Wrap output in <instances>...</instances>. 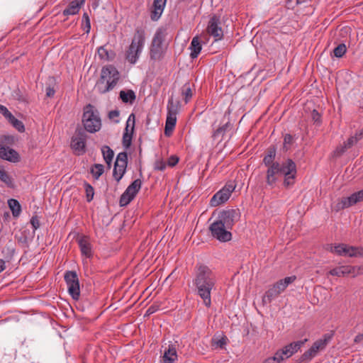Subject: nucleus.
I'll return each mask as SVG.
<instances>
[{"label": "nucleus", "instance_id": "43", "mask_svg": "<svg viewBox=\"0 0 363 363\" xmlns=\"http://www.w3.org/2000/svg\"><path fill=\"white\" fill-rule=\"evenodd\" d=\"M134 199L130 196L129 194H126V192L124 191L121 196L119 203L121 206H125L128 205Z\"/></svg>", "mask_w": 363, "mask_h": 363}, {"label": "nucleus", "instance_id": "12", "mask_svg": "<svg viewBox=\"0 0 363 363\" xmlns=\"http://www.w3.org/2000/svg\"><path fill=\"white\" fill-rule=\"evenodd\" d=\"M363 201V189L354 192L349 196L341 198L335 205L334 209L339 211L342 209L349 208L358 202Z\"/></svg>", "mask_w": 363, "mask_h": 363}, {"label": "nucleus", "instance_id": "33", "mask_svg": "<svg viewBox=\"0 0 363 363\" xmlns=\"http://www.w3.org/2000/svg\"><path fill=\"white\" fill-rule=\"evenodd\" d=\"M6 120L19 132L23 133L25 131V126L23 123L18 119L16 118L12 113Z\"/></svg>", "mask_w": 363, "mask_h": 363}, {"label": "nucleus", "instance_id": "2", "mask_svg": "<svg viewBox=\"0 0 363 363\" xmlns=\"http://www.w3.org/2000/svg\"><path fill=\"white\" fill-rule=\"evenodd\" d=\"M216 274L208 266L200 264L196 267L193 284L196 294L202 299L203 304L209 308L211 306V291L216 283Z\"/></svg>", "mask_w": 363, "mask_h": 363}, {"label": "nucleus", "instance_id": "7", "mask_svg": "<svg viewBox=\"0 0 363 363\" xmlns=\"http://www.w3.org/2000/svg\"><path fill=\"white\" fill-rule=\"evenodd\" d=\"M82 123L85 130L91 133L98 132L101 128L99 111L91 104L84 108Z\"/></svg>", "mask_w": 363, "mask_h": 363}, {"label": "nucleus", "instance_id": "1", "mask_svg": "<svg viewBox=\"0 0 363 363\" xmlns=\"http://www.w3.org/2000/svg\"><path fill=\"white\" fill-rule=\"evenodd\" d=\"M297 175L296 163L291 159H287L281 163H276L269 167L266 172V183L271 188L276 186L281 177H284L283 185L289 188L294 185Z\"/></svg>", "mask_w": 363, "mask_h": 363}, {"label": "nucleus", "instance_id": "26", "mask_svg": "<svg viewBox=\"0 0 363 363\" xmlns=\"http://www.w3.org/2000/svg\"><path fill=\"white\" fill-rule=\"evenodd\" d=\"M342 256H344V257L363 256V248L355 247L349 246L347 245H345V248L344 249Z\"/></svg>", "mask_w": 363, "mask_h": 363}, {"label": "nucleus", "instance_id": "46", "mask_svg": "<svg viewBox=\"0 0 363 363\" xmlns=\"http://www.w3.org/2000/svg\"><path fill=\"white\" fill-rule=\"evenodd\" d=\"M359 140V138L355 135L354 136H352L345 142H344V145L346 148L349 149L352 147L354 144H356Z\"/></svg>", "mask_w": 363, "mask_h": 363}, {"label": "nucleus", "instance_id": "57", "mask_svg": "<svg viewBox=\"0 0 363 363\" xmlns=\"http://www.w3.org/2000/svg\"><path fill=\"white\" fill-rule=\"evenodd\" d=\"M226 344L225 337H223L216 341H215L214 345L217 347H219L220 348H223L224 345Z\"/></svg>", "mask_w": 363, "mask_h": 363}, {"label": "nucleus", "instance_id": "3", "mask_svg": "<svg viewBox=\"0 0 363 363\" xmlns=\"http://www.w3.org/2000/svg\"><path fill=\"white\" fill-rule=\"evenodd\" d=\"M238 212L235 209H229L221 211L217 219L215 220L209 227L213 238L220 242H228L232 239V229Z\"/></svg>", "mask_w": 363, "mask_h": 363}, {"label": "nucleus", "instance_id": "49", "mask_svg": "<svg viewBox=\"0 0 363 363\" xmlns=\"http://www.w3.org/2000/svg\"><path fill=\"white\" fill-rule=\"evenodd\" d=\"M263 163L265 166L268 167L272 166L274 164L279 163L278 162H274V159L272 157H269L268 155H265L263 159Z\"/></svg>", "mask_w": 363, "mask_h": 363}, {"label": "nucleus", "instance_id": "36", "mask_svg": "<svg viewBox=\"0 0 363 363\" xmlns=\"http://www.w3.org/2000/svg\"><path fill=\"white\" fill-rule=\"evenodd\" d=\"M315 356V354L309 348L301 356L298 360L299 363L308 362Z\"/></svg>", "mask_w": 363, "mask_h": 363}, {"label": "nucleus", "instance_id": "62", "mask_svg": "<svg viewBox=\"0 0 363 363\" xmlns=\"http://www.w3.org/2000/svg\"><path fill=\"white\" fill-rule=\"evenodd\" d=\"M155 311L152 308V307H150L147 311V313L148 314H150V313H152Z\"/></svg>", "mask_w": 363, "mask_h": 363}, {"label": "nucleus", "instance_id": "54", "mask_svg": "<svg viewBox=\"0 0 363 363\" xmlns=\"http://www.w3.org/2000/svg\"><path fill=\"white\" fill-rule=\"evenodd\" d=\"M30 224L34 230L40 227V222L37 216H33L30 219Z\"/></svg>", "mask_w": 363, "mask_h": 363}, {"label": "nucleus", "instance_id": "42", "mask_svg": "<svg viewBox=\"0 0 363 363\" xmlns=\"http://www.w3.org/2000/svg\"><path fill=\"white\" fill-rule=\"evenodd\" d=\"M345 248V244H339L333 247L332 245L328 246V250L330 252L337 254V255L342 256L344 249Z\"/></svg>", "mask_w": 363, "mask_h": 363}, {"label": "nucleus", "instance_id": "35", "mask_svg": "<svg viewBox=\"0 0 363 363\" xmlns=\"http://www.w3.org/2000/svg\"><path fill=\"white\" fill-rule=\"evenodd\" d=\"M135 116L134 113L129 115L126 121L124 133H133L135 129Z\"/></svg>", "mask_w": 363, "mask_h": 363}, {"label": "nucleus", "instance_id": "59", "mask_svg": "<svg viewBox=\"0 0 363 363\" xmlns=\"http://www.w3.org/2000/svg\"><path fill=\"white\" fill-rule=\"evenodd\" d=\"M267 155H268L269 157H272L274 159H275V156H276V149H275V147H273L269 148L268 152H267Z\"/></svg>", "mask_w": 363, "mask_h": 363}, {"label": "nucleus", "instance_id": "4", "mask_svg": "<svg viewBox=\"0 0 363 363\" xmlns=\"http://www.w3.org/2000/svg\"><path fill=\"white\" fill-rule=\"evenodd\" d=\"M120 79V73L112 65L102 67L101 76L97 81L95 89L100 94L107 93L116 86Z\"/></svg>", "mask_w": 363, "mask_h": 363}, {"label": "nucleus", "instance_id": "24", "mask_svg": "<svg viewBox=\"0 0 363 363\" xmlns=\"http://www.w3.org/2000/svg\"><path fill=\"white\" fill-rule=\"evenodd\" d=\"M330 339V336L326 334L323 338L316 340L310 349L315 354V355H317L320 350H322L325 347Z\"/></svg>", "mask_w": 363, "mask_h": 363}, {"label": "nucleus", "instance_id": "19", "mask_svg": "<svg viewBox=\"0 0 363 363\" xmlns=\"http://www.w3.org/2000/svg\"><path fill=\"white\" fill-rule=\"evenodd\" d=\"M82 255L86 258H90L93 255L92 246L91 244L90 238L88 236L82 235L77 239Z\"/></svg>", "mask_w": 363, "mask_h": 363}, {"label": "nucleus", "instance_id": "34", "mask_svg": "<svg viewBox=\"0 0 363 363\" xmlns=\"http://www.w3.org/2000/svg\"><path fill=\"white\" fill-rule=\"evenodd\" d=\"M90 172L95 179H99L104 172V167L101 164H95L91 167Z\"/></svg>", "mask_w": 363, "mask_h": 363}, {"label": "nucleus", "instance_id": "32", "mask_svg": "<svg viewBox=\"0 0 363 363\" xmlns=\"http://www.w3.org/2000/svg\"><path fill=\"white\" fill-rule=\"evenodd\" d=\"M182 95L184 97L185 103H188L193 96V91L190 82L185 83L182 87Z\"/></svg>", "mask_w": 363, "mask_h": 363}, {"label": "nucleus", "instance_id": "51", "mask_svg": "<svg viewBox=\"0 0 363 363\" xmlns=\"http://www.w3.org/2000/svg\"><path fill=\"white\" fill-rule=\"evenodd\" d=\"M347 150V148H346V147L344 145V144L341 145L337 147V148L335 150L334 155L336 157H339V156L342 155Z\"/></svg>", "mask_w": 363, "mask_h": 363}, {"label": "nucleus", "instance_id": "21", "mask_svg": "<svg viewBox=\"0 0 363 363\" xmlns=\"http://www.w3.org/2000/svg\"><path fill=\"white\" fill-rule=\"evenodd\" d=\"M177 352L176 347L169 345L167 349H165L162 356V363H174L177 360Z\"/></svg>", "mask_w": 363, "mask_h": 363}, {"label": "nucleus", "instance_id": "14", "mask_svg": "<svg viewBox=\"0 0 363 363\" xmlns=\"http://www.w3.org/2000/svg\"><path fill=\"white\" fill-rule=\"evenodd\" d=\"M86 135L79 130L72 138L71 148L77 155H82L86 152Z\"/></svg>", "mask_w": 363, "mask_h": 363}, {"label": "nucleus", "instance_id": "37", "mask_svg": "<svg viewBox=\"0 0 363 363\" xmlns=\"http://www.w3.org/2000/svg\"><path fill=\"white\" fill-rule=\"evenodd\" d=\"M315 356V354L309 348L301 356L298 360L299 363L308 362Z\"/></svg>", "mask_w": 363, "mask_h": 363}, {"label": "nucleus", "instance_id": "60", "mask_svg": "<svg viewBox=\"0 0 363 363\" xmlns=\"http://www.w3.org/2000/svg\"><path fill=\"white\" fill-rule=\"evenodd\" d=\"M6 269V262L4 259H0V273Z\"/></svg>", "mask_w": 363, "mask_h": 363}, {"label": "nucleus", "instance_id": "47", "mask_svg": "<svg viewBox=\"0 0 363 363\" xmlns=\"http://www.w3.org/2000/svg\"><path fill=\"white\" fill-rule=\"evenodd\" d=\"M85 190L86 194V200L88 202H90L94 197V191L93 187L88 184L85 185Z\"/></svg>", "mask_w": 363, "mask_h": 363}, {"label": "nucleus", "instance_id": "13", "mask_svg": "<svg viewBox=\"0 0 363 363\" xmlns=\"http://www.w3.org/2000/svg\"><path fill=\"white\" fill-rule=\"evenodd\" d=\"M128 164V155L125 152L118 154L115 162L113 175L115 179L118 182L125 173Z\"/></svg>", "mask_w": 363, "mask_h": 363}, {"label": "nucleus", "instance_id": "56", "mask_svg": "<svg viewBox=\"0 0 363 363\" xmlns=\"http://www.w3.org/2000/svg\"><path fill=\"white\" fill-rule=\"evenodd\" d=\"M178 162H179V158L175 155H172L168 159L167 164L169 167H174L178 163Z\"/></svg>", "mask_w": 363, "mask_h": 363}, {"label": "nucleus", "instance_id": "9", "mask_svg": "<svg viewBox=\"0 0 363 363\" xmlns=\"http://www.w3.org/2000/svg\"><path fill=\"white\" fill-rule=\"evenodd\" d=\"M167 108V114L164 128V135L169 137L175 128L177 114V107L174 104L172 99L169 100Z\"/></svg>", "mask_w": 363, "mask_h": 363}, {"label": "nucleus", "instance_id": "58", "mask_svg": "<svg viewBox=\"0 0 363 363\" xmlns=\"http://www.w3.org/2000/svg\"><path fill=\"white\" fill-rule=\"evenodd\" d=\"M55 91L54 88L48 86L46 88V96L48 97H52L55 95Z\"/></svg>", "mask_w": 363, "mask_h": 363}, {"label": "nucleus", "instance_id": "55", "mask_svg": "<svg viewBox=\"0 0 363 363\" xmlns=\"http://www.w3.org/2000/svg\"><path fill=\"white\" fill-rule=\"evenodd\" d=\"M0 113H1L6 119H7L9 116L11 114L9 109L1 104H0Z\"/></svg>", "mask_w": 363, "mask_h": 363}, {"label": "nucleus", "instance_id": "18", "mask_svg": "<svg viewBox=\"0 0 363 363\" xmlns=\"http://www.w3.org/2000/svg\"><path fill=\"white\" fill-rule=\"evenodd\" d=\"M207 35H203L200 37L195 36L192 38L189 49L190 50V57L191 59L197 58L201 50L202 45L207 43Z\"/></svg>", "mask_w": 363, "mask_h": 363}, {"label": "nucleus", "instance_id": "39", "mask_svg": "<svg viewBox=\"0 0 363 363\" xmlns=\"http://www.w3.org/2000/svg\"><path fill=\"white\" fill-rule=\"evenodd\" d=\"M346 51V45L343 43H341L333 50V55L335 57L340 58L345 54Z\"/></svg>", "mask_w": 363, "mask_h": 363}, {"label": "nucleus", "instance_id": "29", "mask_svg": "<svg viewBox=\"0 0 363 363\" xmlns=\"http://www.w3.org/2000/svg\"><path fill=\"white\" fill-rule=\"evenodd\" d=\"M0 181L9 188L14 186L13 179L3 167H0Z\"/></svg>", "mask_w": 363, "mask_h": 363}, {"label": "nucleus", "instance_id": "22", "mask_svg": "<svg viewBox=\"0 0 363 363\" xmlns=\"http://www.w3.org/2000/svg\"><path fill=\"white\" fill-rule=\"evenodd\" d=\"M167 0H154L153 10L151 12V19L152 21H157L164 9Z\"/></svg>", "mask_w": 363, "mask_h": 363}, {"label": "nucleus", "instance_id": "53", "mask_svg": "<svg viewBox=\"0 0 363 363\" xmlns=\"http://www.w3.org/2000/svg\"><path fill=\"white\" fill-rule=\"evenodd\" d=\"M312 119L313 121L316 123L317 124L320 125L321 122V116L320 114L316 111L313 110L311 113Z\"/></svg>", "mask_w": 363, "mask_h": 363}, {"label": "nucleus", "instance_id": "5", "mask_svg": "<svg viewBox=\"0 0 363 363\" xmlns=\"http://www.w3.org/2000/svg\"><path fill=\"white\" fill-rule=\"evenodd\" d=\"M145 43V32L143 29L137 28L132 38L131 43L125 52V59L127 61L135 65L144 48Z\"/></svg>", "mask_w": 363, "mask_h": 363}, {"label": "nucleus", "instance_id": "40", "mask_svg": "<svg viewBox=\"0 0 363 363\" xmlns=\"http://www.w3.org/2000/svg\"><path fill=\"white\" fill-rule=\"evenodd\" d=\"M82 29L86 33H89L91 30V23L89 15L86 13H84L82 16Z\"/></svg>", "mask_w": 363, "mask_h": 363}, {"label": "nucleus", "instance_id": "8", "mask_svg": "<svg viewBox=\"0 0 363 363\" xmlns=\"http://www.w3.org/2000/svg\"><path fill=\"white\" fill-rule=\"evenodd\" d=\"M296 279V276H291L285 277L276 283H274L269 289L265 292L262 297V302L264 304L270 303L272 300L277 298L282 292L285 291L287 286L292 284Z\"/></svg>", "mask_w": 363, "mask_h": 363}, {"label": "nucleus", "instance_id": "63", "mask_svg": "<svg viewBox=\"0 0 363 363\" xmlns=\"http://www.w3.org/2000/svg\"><path fill=\"white\" fill-rule=\"evenodd\" d=\"M362 335H357L356 337H355V342H357L361 337H362Z\"/></svg>", "mask_w": 363, "mask_h": 363}, {"label": "nucleus", "instance_id": "6", "mask_svg": "<svg viewBox=\"0 0 363 363\" xmlns=\"http://www.w3.org/2000/svg\"><path fill=\"white\" fill-rule=\"evenodd\" d=\"M167 35V28L164 27H160L155 31L150 48L151 60H159L162 57L166 50L164 42Z\"/></svg>", "mask_w": 363, "mask_h": 363}, {"label": "nucleus", "instance_id": "23", "mask_svg": "<svg viewBox=\"0 0 363 363\" xmlns=\"http://www.w3.org/2000/svg\"><path fill=\"white\" fill-rule=\"evenodd\" d=\"M84 1L85 0H74L71 1L64 10L63 14L65 16L77 14L79 11L80 8L83 6Z\"/></svg>", "mask_w": 363, "mask_h": 363}, {"label": "nucleus", "instance_id": "28", "mask_svg": "<svg viewBox=\"0 0 363 363\" xmlns=\"http://www.w3.org/2000/svg\"><path fill=\"white\" fill-rule=\"evenodd\" d=\"M142 182L140 179L134 180L125 189L126 194H129L133 199L141 188Z\"/></svg>", "mask_w": 363, "mask_h": 363}, {"label": "nucleus", "instance_id": "44", "mask_svg": "<svg viewBox=\"0 0 363 363\" xmlns=\"http://www.w3.org/2000/svg\"><path fill=\"white\" fill-rule=\"evenodd\" d=\"M283 361L281 356H279L277 352H275L273 357L265 359L262 363H281Z\"/></svg>", "mask_w": 363, "mask_h": 363}, {"label": "nucleus", "instance_id": "16", "mask_svg": "<svg viewBox=\"0 0 363 363\" xmlns=\"http://www.w3.org/2000/svg\"><path fill=\"white\" fill-rule=\"evenodd\" d=\"M328 274L332 276L345 277L352 275L356 277L361 274V267L350 265H343L331 269Z\"/></svg>", "mask_w": 363, "mask_h": 363}, {"label": "nucleus", "instance_id": "27", "mask_svg": "<svg viewBox=\"0 0 363 363\" xmlns=\"http://www.w3.org/2000/svg\"><path fill=\"white\" fill-rule=\"evenodd\" d=\"M97 54L101 60L103 61H111L115 57L113 51H108L104 46H101L98 48Z\"/></svg>", "mask_w": 363, "mask_h": 363}, {"label": "nucleus", "instance_id": "20", "mask_svg": "<svg viewBox=\"0 0 363 363\" xmlns=\"http://www.w3.org/2000/svg\"><path fill=\"white\" fill-rule=\"evenodd\" d=\"M0 158L11 162H16L19 160V155L13 149L0 145Z\"/></svg>", "mask_w": 363, "mask_h": 363}, {"label": "nucleus", "instance_id": "50", "mask_svg": "<svg viewBox=\"0 0 363 363\" xmlns=\"http://www.w3.org/2000/svg\"><path fill=\"white\" fill-rule=\"evenodd\" d=\"M228 123H227L222 127H220L217 130H216L213 134V136L214 138H217V137H219L220 135H222L225 131V130L228 127Z\"/></svg>", "mask_w": 363, "mask_h": 363}, {"label": "nucleus", "instance_id": "31", "mask_svg": "<svg viewBox=\"0 0 363 363\" xmlns=\"http://www.w3.org/2000/svg\"><path fill=\"white\" fill-rule=\"evenodd\" d=\"M101 152L104 161L110 167L114 156L113 151L108 146L104 145L101 147Z\"/></svg>", "mask_w": 363, "mask_h": 363}, {"label": "nucleus", "instance_id": "30", "mask_svg": "<svg viewBox=\"0 0 363 363\" xmlns=\"http://www.w3.org/2000/svg\"><path fill=\"white\" fill-rule=\"evenodd\" d=\"M8 205L12 212L13 217H18L21 211V206L19 202L14 199H10L8 200Z\"/></svg>", "mask_w": 363, "mask_h": 363}, {"label": "nucleus", "instance_id": "11", "mask_svg": "<svg viewBox=\"0 0 363 363\" xmlns=\"http://www.w3.org/2000/svg\"><path fill=\"white\" fill-rule=\"evenodd\" d=\"M69 294L74 299L77 300L80 295L79 282L77 274L75 272L68 271L65 274Z\"/></svg>", "mask_w": 363, "mask_h": 363}, {"label": "nucleus", "instance_id": "17", "mask_svg": "<svg viewBox=\"0 0 363 363\" xmlns=\"http://www.w3.org/2000/svg\"><path fill=\"white\" fill-rule=\"evenodd\" d=\"M306 341L307 339H305L304 340L291 342L286 345L282 349L277 350V352L279 356L282 357L284 360V359L289 358L294 354L297 352Z\"/></svg>", "mask_w": 363, "mask_h": 363}, {"label": "nucleus", "instance_id": "45", "mask_svg": "<svg viewBox=\"0 0 363 363\" xmlns=\"http://www.w3.org/2000/svg\"><path fill=\"white\" fill-rule=\"evenodd\" d=\"M133 133H124L123 135V145L125 147H129L133 138Z\"/></svg>", "mask_w": 363, "mask_h": 363}, {"label": "nucleus", "instance_id": "61", "mask_svg": "<svg viewBox=\"0 0 363 363\" xmlns=\"http://www.w3.org/2000/svg\"><path fill=\"white\" fill-rule=\"evenodd\" d=\"M356 135L359 138V140L362 138L363 136V128L359 132V133H356Z\"/></svg>", "mask_w": 363, "mask_h": 363}, {"label": "nucleus", "instance_id": "15", "mask_svg": "<svg viewBox=\"0 0 363 363\" xmlns=\"http://www.w3.org/2000/svg\"><path fill=\"white\" fill-rule=\"evenodd\" d=\"M206 30L208 34L215 38V41L220 40L223 38V32L220 26L219 17L213 16L211 18Z\"/></svg>", "mask_w": 363, "mask_h": 363}, {"label": "nucleus", "instance_id": "25", "mask_svg": "<svg viewBox=\"0 0 363 363\" xmlns=\"http://www.w3.org/2000/svg\"><path fill=\"white\" fill-rule=\"evenodd\" d=\"M120 99L123 103L133 104L136 99V95L133 90H121L119 94Z\"/></svg>", "mask_w": 363, "mask_h": 363}, {"label": "nucleus", "instance_id": "38", "mask_svg": "<svg viewBox=\"0 0 363 363\" xmlns=\"http://www.w3.org/2000/svg\"><path fill=\"white\" fill-rule=\"evenodd\" d=\"M315 356V354L309 348L301 356L298 360L299 363L308 362Z\"/></svg>", "mask_w": 363, "mask_h": 363}, {"label": "nucleus", "instance_id": "52", "mask_svg": "<svg viewBox=\"0 0 363 363\" xmlns=\"http://www.w3.org/2000/svg\"><path fill=\"white\" fill-rule=\"evenodd\" d=\"M119 111L117 110L111 111L108 113V117L110 119L114 120L116 123H118L119 120L118 119V118L119 117Z\"/></svg>", "mask_w": 363, "mask_h": 363}, {"label": "nucleus", "instance_id": "48", "mask_svg": "<svg viewBox=\"0 0 363 363\" xmlns=\"http://www.w3.org/2000/svg\"><path fill=\"white\" fill-rule=\"evenodd\" d=\"M167 167V163L163 160H158L155 163L156 170L164 171Z\"/></svg>", "mask_w": 363, "mask_h": 363}, {"label": "nucleus", "instance_id": "10", "mask_svg": "<svg viewBox=\"0 0 363 363\" xmlns=\"http://www.w3.org/2000/svg\"><path fill=\"white\" fill-rule=\"evenodd\" d=\"M235 186L233 183L225 184L213 196L210 201V205L213 207H216L226 202L235 190Z\"/></svg>", "mask_w": 363, "mask_h": 363}, {"label": "nucleus", "instance_id": "41", "mask_svg": "<svg viewBox=\"0 0 363 363\" xmlns=\"http://www.w3.org/2000/svg\"><path fill=\"white\" fill-rule=\"evenodd\" d=\"M294 143V137L290 134H286L284 138L283 148L285 151L289 150Z\"/></svg>", "mask_w": 363, "mask_h": 363}]
</instances>
